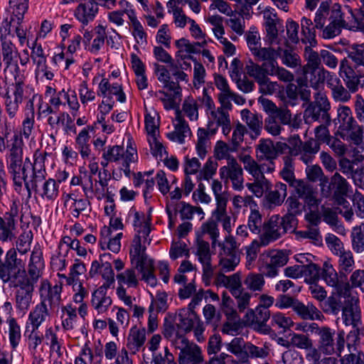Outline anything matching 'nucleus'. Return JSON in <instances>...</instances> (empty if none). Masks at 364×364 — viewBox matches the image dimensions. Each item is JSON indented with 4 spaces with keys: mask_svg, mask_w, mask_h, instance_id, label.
Listing matches in <instances>:
<instances>
[{
    "mask_svg": "<svg viewBox=\"0 0 364 364\" xmlns=\"http://www.w3.org/2000/svg\"><path fill=\"white\" fill-rule=\"evenodd\" d=\"M98 95L103 97L100 109L103 115L109 113L113 108L114 102L112 96L115 95L119 102L123 103L126 101V95L123 92L122 85L118 83L110 85L108 79L102 78L99 85Z\"/></svg>",
    "mask_w": 364,
    "mask_h": 364,
    "instance_id": "8",
    "label": "nucleus"
},
{
    "mask_svg": "<svg viewBox=\"0 0 364 364\" xmlns=\"http://www.w3.org/2000/svg\"><path fill=\"white\" fill-rule=\"evenodd\" d=\"M7 323L9 324V342L11 347L16 348L21 338V327L13 317H10Z\"/></svg>",
    "mask_w": 364,
    "mask_h": 364,
    "instance_id": "63",
    "label": "nucleus"
},
{
    "mask_svg": "<svg viewBox=\"0 0 364 364\" xmlns=\"http://www.w3.org/2000/svg\"><path fill=\"white\" fill-rule=\"evenodd\" d=\"M11 87V93L9 90H6L4 97L6 112L10 119H13L16 116L22 102L31 98V95L35 91L33 88L26 84L25 77L23 75H15L14 82Z\"/></svg>",
    "mask_w": 364,
    "mask_h": 364,
    "instance_id": "3",
    "label": "nucleus"
},
{
    "mask_svg": "<svg viewBox=\"0 0 364 364\" xmlns=\"http://www.w3.org/2000/svg\"><path fill=\"white\" fill-rule=\"evenodd\" d=\"M282 160L284 162V167L280 171V176L289 184L290 186H294V182H297L299 181L295 178L293 159L291 156H283Z\"/></svg>",
    "mask_w": 364,
    "mask_h": 364,
    "instance_id": "56",
    "label": "nucleus"
},
{
    "mask_svg": "<svg viewBox=\"0 0 364 364\" xmlns=\"http://www.w3.org/2000/svg\"><path fill=\"white\" fill-rule=\"evenodd\" d=\"M37 282L31 279L26 274L25 269L23 273H21L16 279H15L9 285L11 287L16 288V291H21L22 290L28 292H33L34 284Z\"/></svg>",
    "mask_w": 364,
    "mask_h": 364,
    "instance_id": "55",
    "label": "nucleus"
},
{
    "mask_svg": "<svg viewBox=\"0 0 364 364\" xmlns=\"http://www.w3.org/2000/svg\"><path fill=\"white\" fill-rule=\"evenodd\" d=\"M269 354V349L265 344L263 347L255 346L250 342H247L245 355L242 363L248 362V358H266Z\"/></svg>",
    "mask_w": 364,
    "mask_h": 364,
    "instance_id": "54",
    "label": "nucleus"
},
{
    "mask_svg": "<svg viewBox=\"0 0 364 364\" xmlns=\"http://www.w3.org/2000/svg\"><path fill=\"white\" fill-rule=\"evenodd\" d=\"M243 284L246 289L252 292H260L263 290L265 280L264 275L259 273L250 272L245 277Z\"/></svg>",
    "mask_w": 364,
    "mask_h": 364,
    "instance_id": "53",
    "label": "nucleus"
},
{
    "mask_svg": "<svg viewBox=\"0 0 364 364\" xmlns=\"http://www.w3.org/2000/svg\"><path fill=\"white\" fill-rule=\"evenodd\" d=\"M43 269V252L40 248L34 247L28 264L27 275L31 277V280L38 282L42 277Z\"/></svg>",
    "mask_w": 364,
    "mask_h": 364,
    "instance_id": "31",
    "label": "nucleus"
},
{
    "mask_svg": "<svg viewBox=\"0 0 364 364\" xmlns=\"http://www.w3.org/2000/svg\"><path fill=\"white\" fill-rule=\"evenodd\" d=\"M174 130L167 134V137L173 141L183 144L185 138L191 134V129L182 117L181 111H176V117L173 121Z\"/></svg>",
    "mask_w": 364,
    "mask_h": 364,
    "instance_id": "29",
    "label": "nucleus"
},
{
    "mask_svg": "<svg viewBox=\"0 0 364 364\" xmlns=\"http://www.w3.org/2000/svg\"><path fill=\"white\" fill-rule=\"evenodd\" d=\"M296 235L301 239H308L316 245H322V236L320 234L318 228L307 225L304 230L296 232Z\"/></svg>",
    "mask_w": 364,
    "mask_h": 364,
    "instance_id": "59",
    "label": "nucleus"
},
{
    "mask_svg": "<svg viewBox=\"0 0 364 364\" xmlns=\"http://www.w3.org/2000/svg\"><path fill=\"white\" fill-rule=\"evenodd\" d=\"M133 226L135 232L132 240L129 256L132 262H141L146 258L145 253L146 246L151 242L149 237L151 227L143 213L135 211L134 213Z\"/></svg>",
    "mask_w": 364,
    "mask_h": 364,
    "instance_id": "2",
    "label": "nucleus"
},
{
    "mask_svg": "<svg viewBox=\"0 0 364 364\" xmlns=\"http://www.w3.org/2000/svg\"><path fill=\"white\" fill-rule=\"evenodd\" d=\"M72 118L69 114L65 112H58L57 111L54 114L49 116L47 119V123L50 127L56 131L63 128L65 132H68L71 129L70 124H72Z\"/></svg>",
    "mask_w": 364,
    "mask_h": 364,
    "instance_id": "38",
    "label": "nucleus"
},
{
    "mask_svg": "<svg viewBox=\"0 0 364 364\" xmlns=\"http://www.w3.org/2000/svg\"><path fill=\"white\" fill-rule=\"evenodd\" d=\"M166 213L168 216L169 227L173 228L176 222L177 214H180L181 220H191L196 214L200 219H203L204 213L200 207L193 206L184 201L171 202L167 203Z\"/></svg>",
    "mask_w": 364,
    "mask_h": 364,
    "instance_id": "10",
    "label": "nucleus"
},
{
    "mask_svg": "<svg viewBox=\"0 0 364 364\" xmlns=\"http://www.w3.org/2000/svg\"><path fill=\"white\" fill-rule=\"evenodd\" d=\"M240 161L243 164L244 168L250 174L255 180L264 179V173H272L269 166L268 167L265 163L259 162L255 160L250 155L245 154L240 156Z\"/></svg>",
    "mask_w": 364,
    "mask_h": 364,
    "instance_id": "25",
    "label": "nucleus"
},
{
    "mask_svg": "<svg viewBox=\"0 0 364 364\" xmlns=\"http://www.w3.org/2000/svg\"><path fill=\"white\" fill-rule=\"evenodd\" d=\"M345 296L344 306L342 311V320L346 326L358 328L361 323V312L358 307L359 299L356 294L350 291L342 293Z\"/></svg>",
    "mask_w": 364,
    "mask_h": 364,
    "instance_id": "12",
    "label": "nucleus"
},
{
    "mask_svg": "<svg viewBox=\"0 0 364 364\" xmlns=\"http://www.w3.org/2000/svg\"><path fill=\"white\" fill-rule=\"evenodd\" d=\"M330 186L333 191V197L338 204L346 201L344 197L348 195L351 186L344 177L335 173L331 178Z\"/></svg>",
    "mask_w": 364,
    "mask_h": 364,
    "instance_id": "30",
    "label": "nucleus"
},
{
    "mask_svg": "<svg viewBox=\"0 0 364 364\" xmlns=\"http://www.w3.org/2000/svg\"><path fill=\"white\" fill-rule=\"evenodd\" d=\"M338 134L343 140L364 150V127L356 120L343 127H338Z\"/></svg>",
    "mask_w": 364,
    "mask_h": 364,
    "instance_id": "15",
    "label": "nucleus"
},
{
    "mask_svg": "<svg viewBox=\"0 0 364 364\" xmlns=\"http://www.w3.org/2000/svg\"><path fill=\"white\" fill-rule=\"evenodd\" d=\"M349 63L346 65L364 69V43H354L348 53Z\"/></svg>",
    "mask_w": 364,
    "mask_h": 364,
    "instance_id": "45",
    "label": "nucleus"
},
{
    "mask_svg": "<svg viewBox=\"0 0 364 364\" xmlns=\"http://www.w3.org/2000/svg\"><path fill=\"white\" fill-rule=\"evenodd\" d=\"M241 118L247 125L251 138L257 139L261 134L262 129V116L252 113L247 109H244L241 111Z\"/></svg>",
    "mask_w": 364,
    "mask_h": 364,
    "instance_id": "32",
    "label": "nucleus"
},
{
    "mask_svg": "<svg viewBox=\"0 0 364 364\" xmlns=\"http://www.w3.org/2000/svg\"><path fill=\"white\" fill-rule=\"evenodd\" d=\"M264 27L267 32V41L269 45L279 43L278 32L282 26V21L277 16V12L272 8L266 9L263 11Z\"/></svg>",
    "mask_w": 364,
    "mask_h": 364,
    "instance_id": "19",
    "label": "nucleus"
},
{
    "mask_svg": "<svg viewBox=\"0 0 364 364\" xmlns=\"http://www.w3.org/2000/svg\"><path fill=\"white\" fill-rule=\"evenodd\" d=\"M146 341V330L144 328L133 326L128 335L127 347L132 354L136 353L143 348Z\"/></svg>",
    "mask_w": 364,
    "mask_h": 364,
    "instance_id": "33",
    "label": "nucleus"
},
{
    "mask_svg": "<svg viewBox=\"0 0 364 364\" xmlns=\"http://www.w3.org/2000/svg\"><path fill=\"white\" fill-rule=\"evenodd\" d=\"M328 87L331 91V96L336 102L346 103L351 98V91L345 87L341 80L335 75H331L326 80Z\"/></svg>",
    "mask_w": 364,
    "mask_h": 364,
    "instance_id": "27",
    "label": "nucleus"
},
{
    "mask_svg": "<svg viewBox=\"0 0 364 364\" xmlns=\"http://www.w3.org/2000/svg\"><path fill=\"white\" fill-rule=\"evenodd\" d=\"M301 74L302 75V80L305 85H309L314 88L316 92L320 91L319 89L323 86L325 78L327 79L331 76V73L321 69L319 70L312 69H301Z\"/></svg>",
    "mask_w": 364,
    "mask_h": 364,
    "instance_id": "28",
    "label": "nucleus"
},
{
    "mask_svg": "<svg viewBox=\"0 0 364 364\" xmlns=\"http://www.w3.org/2000/svg\"><path fill=\"white\" fill-rule=\"evenodd\" d=\"M34 161L32 165V175L31 179L28 180L30 185V195L31 189L35 192H38V184L43 182L46 176V171L45 168L46 156L36 152L34 154Z\"/></svg>",
    "mask_w": 364,
    "mask_h": 364,
    "instance_id": "24",
    "label": "nucleus"
},
{
    "mask_svg": "<svg viewBox=\"0 0 364 364\" xmlns=\"http://www.w3.org/2000/svg\"><path fill=\"white\" fill-rule=\"evenodd\" d=\"M218 268L223 272H233L240 262V253L235 237L229 235L218 244Z\"/></svg>",
    "mask_w": 364,
    "mask_h": 364,
    "instance_id": "5",
    "label": "nucleus"
},
{
    "mask_svg": "<svg viewBox=\"0 0 364 364\" xmlns=\"http://www.w3.org/2000/svg\"><path fill=\"white\" fill-rule=\"evenodd\" d=\"M50 309L43 304H38L30 311L28 321L32 329L38 330L50 317Z\"/></svg>",
    "mask_w": 364,
    "mask_h": 364,
    "instance_id": "37",
    "label": "nucleus"
},
{
    "mask_svg": "<svg viewBox=\"0 0 364 364\" xmlns=\"http://www.w3.org/2000/svg\"><path fill=\"white\" fill-rule=\"evenodd\" d=\"M344 301L345 296L333 290L331 295L320 304V307L326 314L337 315L343 309Z\"/></svg>",
    "mask_w": 364,
    "mask_h": 364,
    "instance_id": "34",
    "label": "nucleus"
},
{
    "mask_svg": "<svg viewBox=\"0 0 364 364\" xmlns=\"http://www.w3.org/2000/svg\"><path fill=\"white\" fill-rule=\"evenodd\" d=\"M301 34L302 38L301 39V43L304 44L310 43L311 46H316L317 41L316 40V33H315V25H313V23L311 19L307 18L306 17H303L301 21Z\"/></svg>",
    "mask_w": 364,
    "mask_h": 364,
    "instance_id": "49",
    "label": "nucleus"
},
{
    "mask_svg": "<svg viewBox=\"0 0 364 364\" xmlns=\"http://www.w3.org/2000/svg\"><path fill=\"white\" fill-rule=\"evenodd\" d=\"M178 323L177 326L185 333L190 332L195 326V323L200 318L194 311L181 309L178 315Z\"/></svg>",
    "mask_w": 364,
    "mask_h": 364,
    "instance_id": "40",
    "label": "nucleus"
},
{
    "mask_svg": "<svg viewBox=\"0 0 364 364\" xmlns=\"http://www.w3.org/2000/svg\"><path fill=\"white\" fill-rule=\"evenodd\" d=\"M99 12L98 4L94 0L80 4L75 10V17L83 25L87 26L94 21Z\"/></svg>",
    "mask_w": 364,
    "mask_h": 364,
    "instance_id": "26",
    "label": "nucleus"
},
{
    "mask_svg": "<svg viewBox=\"0 0 364 364\" xmlns=\"http://www.w3.org/2000/svg\"><path fill=\"white\" fill-rule=\"evenodd\" d=\"M304 58L306 61V64L301 66L304 69L318 70L321 63V58L320 53L312 49L316 46H311L310 43L304 44Z\"/></svg>",
    "mask_w": 364,
    "mask_h": 364,
    "instance_id": "50",
    "label": "nucleus"
},
{
    "mask_svg": "<svg viewBox=\"0 0 364 364\" xmlns=\"http://www.w3.org/2000/svg\"><path fill=\"white\" fill-rule=\"evenodd\" d=\"M314 101L311 102L304 111V119L306 123L319 122L322 124H329L331 117L328 111L331 108L330 102L326 94L321 91L314 93Z\"/></svg>",
    "mask_w": 364,
    "mask_h": 364,
    "instance_id": "6",
    "label": "nucleus"
},
{
    "mask_svg": "<svg viewBox=\"0 0 364 364\" xmlns=\"http://www.w3.org/2000/svg\"><path fill=\"white\" fill-rule=\"evenodd\" d=\"M269 71V76H275L282 82L290 83L294 80V74L286 68L279 66L277 62L272 66Z\"/></svg>",
    "mask_w": 364,
    "mask_h": 364,
    "instance_id": "64",
    "label": "nucleus"
},
{
    "mask_svg": "<svg viewBox=\"0 0 364 364\" xmlns=\"http://www.w3.org/2000/svg\"><path fill=\"white\" fill-rule=\"evenodd\" d=\"M36 193L43 199L53 201L58 196L59 185L55 179L50 178L43 183L40 189L38 188V192Z\"/></svg>",
    "mask_w": 364,
    "mask_h": 364,
    "instance_id": "48",
    "label": "nucleus"
},
{
    "mask_svg": "<svg viewBox=\"0 0 364 364\" xmlns=\"http://www.w3.org/2000/svg\"><path fill=\"white\" fill-rule=\"evenodd\" d=\"M96 35L91 46L88 48L89 51L93 54H97L105 44V40L107 38L105 27L102 25H98L94 29Z\"/></svg>",
    "mask_w": 364,
    "mask_h": 364,
    "instance_id": "60",
    "label": "nucleus"
},
{
    "mask_svg": "<svg viewBox=\"0 0 364 364\" xmlns=\"http://www.w3.org/2000/svg\"><path fill=\"white\" fill-rule=\"evenodd\" d=\"M287 194V186L285 183H277L274 189L270 191L266 195L268 203L274 206L280 205L284 200Z\"/></svg>",
    "mask_w": 364,
    "mask_h": 364,
    "instance_id": "52",
    "label": "nucleus"
},
{
    "mask_svg": "<svg viewBox=\"0 0 364 364\" xmlns=\"http://www.w3.org/2000/svg\"><path fill=\"white\" fill-rule=\"evenodd\" d=\"M61 323L63 329L73 330L77 320V308L69 304L61 307Z\"/></svg>",
    "mask_w": 364,
    "mask_h": 364,
    "instance_id": "42",
    "label": "nucleus"
},
{
    "mask_svg": "<svg viewBox=\"0 0 364 364\" xmlns=\"http://www.w3.org/2000/svg\"><path fill=\"white\" fill-rule=\"evenodd\" d=\"M338 269L341 275L346 276L350 273L355 268V262L353 253L350 250H347L337 256Z\"/></svg>",
    "mask_w": 364,
    "mask_h": 364,
    "instance_id": "41",
    "label": "nucleus"
},
{
    "mask_svg": "<svg viewBox=\"0 0 364 364\" xmlns=\"http://www.w3.org/2000/svg\"><path fill=\"white\" fill-rule=\"evenodd\" d=\"M245 70L247 74L253 77L258 85L269 76V73L270 71L269 67L266 65H258L252 60L246 65Z\"/></svg>",
    "mask_w": 364,
    "mask_h": 364,
    "instance_id": "43",
    "label": "nucleus"
},
{
    "mask_svg": "<svg viewBox=\"0 0 364 364\" xmlns=\"http://www.w3.org/2000/svg\"><path fill=\"white\" fill-rule=\"evenodd\" d=\"M335 331L328 326H323L318 335L319 349L323 353L331 355L335 353H341L344 348L345 340L341 333L338 335L336 342L334 339Z\"/></svg>",
    "mask_w": 364,
    "mask_h": 364,
    "instance_id": "11",
    "label": "nucleus"
},
{
    "mask_svg": "<svg viewBox=\"0 0 364 364\" xmlns=\"http://www.w3.org/2000/svg\"><path fill=\"white\" fill-rule=\"evenodd\" d=\"M62 286H51L48 280H43L39 288L40 304L46 306L50 311L58 308L61 303Z\"/></svg>",
    "mask_w": 364,
    "mask_h": 364,
    "instance_id": "14",
    "label": "nucleus"
},
{
    "mask_svg": "<svg viewBox=\"0 0 364 364\" xmlns=\"http://www.w3.org/2000/svg\"><path fill=\"white\" fill-rule=\"evenodd\" d=\"M33 297V292L27 291L15 292V305L17 310L25 313L30 307Z\"/></svg>",
    "mask_w": 364,
    "mask_h": 364,
    "instance_id": "62",
    "label": "nucleus"
},
{
    "mask_svg": "<svg viewBox=\"0 0 364 364\" xmlns=\"http://www.w3.org/2000/svg\"><path fill=\"white\" fill-rule=\"evenodd\" d=\"M296 225L297 219L291 215H284L283 217L279 215H272L264 223L262 243L266 245L279 239L288 232H294Z\"/></svg>",
    "mask_w": 364,
    "mask_h": 364,
    "instance_id": "4",
    "label": "nucleus"
},
{
    "mask_svg": "<svg viewBox=\"0 0 364 364\" xmlns=\"http://www.w3.org/2000/svg\"><path fill=\"white\" fill-rule=\"evenodd\" d=\"M128 18L132 27V35L137 43L144 44L147 42V34L144 31V26L138 20L135 11H129Z\"/></svg>",
    "mask_w": 364,
    "mask_h": 364,
    "instance_id": "51",
    "label": "nucleus"
},
{
    "mask_svg": "<svg viewBox=\"0 0 364 364\" xmlns=\"http://www.w3.org/2000/svg\"><path fill=\"white\" fill-rule=\"evenodd\" d=\"M212 218L217 223H220L223 230L228 233L232 232V226L235 222V217H232L227 213V203L217 205L212 212Z\"/></svg>",
    "mask_w": 364,
    "mask_h": 364,
    "instance_id": "35",
    "label": "nucleus"
},
{
    "mask_svg": "<svg viewBox=\"0 0 364 364\" xmlns=\"http://www.w3.org/2000/svg\"><path fill=\"white\" fill-rule=\"evenodd\" d=\"M176 46L178 48L177 52L179 55L197 54L200 53V48L206 45L204 40L202 42L190 43V41L184 38H180L175 42Z\"/></svg>",
    "mask_w": 364,
    "mask_h": 364,
    "instance_id": "44",
    "label": "nucleus"
},
{
    "mask_svg": "<svg viewBox=\"0 0 364 364\" xmlns=\"http://www.w3.org/2000/svg\"><path fill=\"white\" fill-rule=\"evenodd\" d=\"M172 343L180 350L178 358L179 364H201L203 362L200 348L185 336L177 335L176 338L172 339Z\"/></svg>",
    "mask_w": 364,
    "mask_h": 364,
    "instance_id": "7",
    "label": "nucleus"
},
{
    "mask_svg": "<svg viewBox=\"0 0 364 364\" xmlns=\"http://www.w3.org/2000/svg\"><path fill=\"white\" fill-rule=\"evenodd\" d=\"M6 166L11 174L16 192L22 189L23 183L30 196V185L27 173V164H23V142L15 139L9 149L6 156Z\"/></svg>",
    "mask_w": 364,
    "mask_h": 364,
    "instance_id": "1",
    "label": "nucleus"
},
{
    "mask_svg": "<svg viewBox=\"0 0 364 364\" xmlns=\"http://www.w3.org/2000/svg\"><path fill=\"white\" fill-rule=\"evenodd\" d=\"M219 175L225 183L230 181L235 191H240L244 188L243 170L235 158L229 159L227 165L220 168Z\"/></svg>",
    "mask_w": 364,
    "mask_h": 364,
    "instance_id": "13",
    "label": "nucleus"
},
{
    "mask_svg": "<svg viewBox=\"0 0 364 364\" xmlns=\"http://www.w3.org/2000/svg\"><path fill=\"white\" fill-rule=\"evenodd\" d=\"M328 20L335 21L343 28L351 29L354 14L350 6L342 8L340 4H334L330 10Z\"/></svg>",
    "mask_w": 364,
    "mask_h": 364,
    "instance_id": "23",
    "label": "nucleus"
},
{
    "mask_svg": "<svg viewBox=\"0 0 364 364\" xmlns=\"http://www.w3.org/2000/svg\"><path fill=\"white\" fill-rule=\"evenodd\" d=\"M321 277L328 286L333 287L334 291H338L341 294L345 291L346 293L351 291L349 284L339 280L337 272L328 262L323 264Z\"/></svg>",
    "mask_w": 364,
    "mask_h": 364,
    "instance_id": "22",
    "label": "nucleus"
},
{
    "mask_svg": "<svg viewBox=\"0 0 364 364\" xmlns=\"http://www.w3.org/2000/svg\"><path fill=\"white\" fill-rule=\"evenodd\" d=\"M247 342L241 337L234 338L230 343L225 344L226 349L237 356L242 362Z\"/></svg>",
    "mask_w": 364,
    "mask_h": 364,
    "instance_id": "57",
    "label": "nucleus"
},
{
    "mask_svg": "<svg viewBox=\"0 0 364 364\" xmlns=\"http://www.w3.org/2000/svg\"><path fill=\"white\" fill-rule=\"evenodd\" d=\"M183 114L191 120L197 121L198 119V105L192 97L186 98L182 105Z\"/></svg>",
    "mask_w": 364,
    "mask_h": 364,
    "instance_id": "61",
    "label": "nucleus"
},
{
    "mask_svg": "<svg viewBox=\"0 0 364 364\" xmlns=\"http://www.w3.org/2000/svg\"><path fill=\"white\" fill-rule=\"evenodd\" d=\"M256 157L259 162L265 163L272 170L275 171V160L278 158L274 143L272 140L262 139L256 146Z\"/></svg>",
    "mask_w": 364,
    "mask_h": 364,
    "instance_id": "17",
    "label": "nucleus"
},
{
    "mask_svg": "<svg viewBox=\"0 0 364 364\" xmlns=\"http://www.w3.org/2000/svg\"><path fill=\"white\" fill-rule=\"evenodd\" d=\"M196 255L203 266V279L209 281L214 274V267L211 264V254L209 242L203 240L197 242Z\"/></svg>",
    "mask_w": 364,
    "mask_h": 364,
    "instance_id": "20",
    "label": "nucleus"
},
{
    "mask_svg": "<svg viewBox=\"0 0 364 364\" xmlns=\"http://www.w3.org/2000/svg\"><path fill=\"white\" fill-rule=\"evenodd\" d=\"M252 54L255 57V60L262 62V65H266L269 69L277 62L278 53L275 49L271 47H259L255 51H253Z\"/></svg>",
    "mask_w": 364,
    "mask_h": 364,
    "instance_id": "39",
    "label": "nucleus"
},
{
    "mask_svg": "<svg viewBox=\"0 0 364 364\" xmlns=\"http://www.w3.org/2000/svg\"><path fill=\"white\" fill-rule=\"evenodd\" d=\"M349 63L346 65L364 69V43H354L348 53Z\"/></svg>",
    "mask_w": 364,
    "mask_h": 364,
    "instance_id": "46",
    "label": "nucleus"
},
{
    "mask_svg": "<svg viewBox=\"0 0 364 364\" xmlns=\"http://www.w3.org/2000/svg\"><path fill=\"white\" fill-rule=\"evenodd\" d=\"M293 310L304 320H321L323 318L322 313L311 303L305 305L297 300Z\"/></svg>",
    "mask_w": 364,
    "mask_h": 364,
    "instance_id": "36",
    "label": "nucleus"
},
{
    "mask_svg": "<svg viewBox=\"0 0 364 364\" xmlns=\"http://www.w3.org/2000/svg\"><path fill=\"white\" fill-rule=\"evenodd\" d=\"M24 264L22 260L17 257L16 250H9L5 259L0 264V279L4 284H10L21 274L23 273Z\"/></svg>",
    "mask_w": 364,
    "mask_h": 364,
    "instance_id": "9",
    "label": "nucleus"
},
{
    "mask_svg": "<svg viewBox=\"0 0 364 364\" xmlns=\"http://www.w3.org/2000/svg\"><path fill=\"white\" fill-rule=\"evenodd\" d=\"M198 140L196 143V151L198 156L203 159L210 148V139L207 136V133L204 128H199L197 132Z\"/></svg>",
    "mask_w": 364,
    "mask_h": 364,
    "instance_id": "58",
    "label": "nucleus"
},
{
    "mask_svg": "<svg viewBox=\"0 0 364 364\" xmlns=\"http://www.w3.org/2000/svg\"><path fill=\"white\" fill-rule=\"evenodd\" d=\"M291 187L294 188L297 196L304 200L309 209L318 208L321 200L317 198V192L311 184L299 180L297 182H294Z\"/></svg>",
    "mask_w": 364,
    "mask_h": 364,
    "instance_id": "21",
    "label": "nucleus"
},
{
    "mask_svg": "<svg viewBox=\"0 0 364 364\" xmlns=\"http://www.w3.org/2000/svg\"><path fill=\"white\" fill-rule=\"evenodd\" d=\"M346 62L345 60L341 62L340 69L345 74L346 86L355 93L359 88L364 87V69L346 65Z\"/></svg>",
    "mask_w": 364,
    "mask_h": 364,
    "instance_id": "16",
    "label": "nucleus"
},
{
    "mask_svg": "<svg viewBox=\"0 0 364 364\" xmlns=\"http://www.w3.org/2000/svg\"><path fill=\"white\" fill-rule=\"evenodd\" d=\"M90 139L89 127L81 130L75 139L76 149L80 152L82 159H87L91 154Z\"/></svg>",
    "mask_w": 364,
    "mask_h": 364,
    "instance_id": "47",
    "label": "nucleus"
},
{
    "mask_svg": "<svg viewBox=\"0 0 364 364\" xmlns=\"http://www.w3.org/2000/svg\"><path fill=\"white\" fill-rule=\"evenodd\" d=\"M19 53L16 46L10 41L2 37L0 38V73L11 66L17 65V57Z\"/></svg>",
    "mask_w": 364,
    "mask_h": 364,
    "instance_id": "18",
    "label": "nucleus"
}]
</instances>
